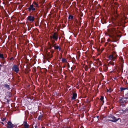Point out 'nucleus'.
<instances>
[{
  "mask_svg": "<svg viewBox=\"0 0 128 128\" xmlns=\"http://www.w3.org/2000/svg\"><path fill=\"white\" fill-rule=\"evenodd\" d=\"M109 33L110 35V36L112 38L114 42H116L118 40V37L116 34V30L114 28L111 29L109 30Z\"/></svg>",
  "mask_w": 128,
  "mask_h": 128,
  "instance_id": "nucleus-1",
  "label": "nucleus"
},
{
  "mask_svg": "<svg viewBox=\"0 0 128 128\" xmlns=\"http://www.w3.org/2000/svg\"><path fill=\"white\" fill-rule=\"evenodd\" d=\"M58 38V34L54 32L50 36V38L52 43V44L55 42V41H57Z\"/></svg>",
  "mask_w": 128,
  "mask_h": 128,
  "instance_id": "nucleus-2",
  "label": "nucleus"
},
{
  "mask_svg": "<svg viewBox=\"0 0 128 128\" xmlns=\"http://www.w3.org/2000/svg\"><path fill=\"white\" fill-rule=\"evenodd\" d=\"M108 118H109V119H108V120L113 122H116L120 119L119 118H117L113 116H108Z\"/></svg>",
  "mask_w": 128,
  "mask_h": 128,
  "instance_id": "nucleus-3",
  "label": "nucleus"
},
{
  "mask_svg": "<svg viewBox=\"0 0 128 128\" xmlns=\"http://www.w3.org/2000/svg\"><path fill=\"white\" fill-rule=\"evenodd\" d=\"M117 56V55L115 52L112 53V54L110 55L109 57V59L112 60H114Z\"/></svg>",
  "mask_w": 128,
  "mask_h": 128,
  "instance_id": "nucleus-4",
  "label": "nucleus"
},
{
  "mask_svg": "<svg viewBox=\"0 0 128 128\" xmlns=\"http://www.w3.org/2000/svg\"><path fill=\"white\" fill-rule=\"evenodd\" d=\"M12 68L13 70L16 73H18L19 70V68L18 66L16 64L14 65Z\"/></svg>",
  "mask_w": 128,
  "mask_h": 128,
  "instance_id": "nucleus-5",
  "label": "nucleus"
},
{
  "mask_svg": "<svg viewBox=\"0 0 128 128\" xmlns=\"http://www.w3.org/2000/svg\"><path fill=\"white\" fill-rule=\"evenodd\" d=\"M6 126L7 128H13L14 125L10 122H8L7 123Z\"/></svg>",
  "mask_w": 128,
  "mask_h": 128,
  "instance_id": "nucleus-6",
  "label": "nucleus"
},
{
  "mask_svg": "<svg viewBox=\"0 0 128 128\" xmlns=\"http://www.w3.org/2000/svg\"><path fill=\"white\" fill-rule=\"evenodd\" d=\"M127 98H125L124 97L121 98L119 100L120 102L121 103H124L126 101V99Z\"/></svg>",
  "mask_w": 128,
  "mask_h": 128,
  "instance_id": "nucleus-7",
  "label": "nucleus"
},
{
  "mask_svg": "<svg viewBox=\"0 0 128 128\" xmlns=\"http://www.w3.org/2000/svg\"><path fill=\"white\" fill-rule=\"evenodd\" d=\"M35 7H34V5L33 4H31L30 6V7L28 8V10L29 11H30L31 10L33 11H34L35 10Z\"/></svg>",
  "mask_w": 128,
  "mask_h": 128,
  "instance_id": "nucleus-8",
  "label": "nucleus"
},
{
  "mask_svg": "<svg viewBox=\"0 0 128 128\" xmlns=\"http://www.w3.org/2000/svg\"><path fill=\"white\" fill-rule=\"evenodd\" d=\"M27 18L28 19L30 22H33L34 21V18L33 16H30L28 17Z\"/></svg>",
  "mask_w": 128,
  "mask_h": 128,
  "instance_id": "nucleus-9",
  "label": "nucleus"
},
{
  "mask_svg": "<svg viewBox=\"0 0 128 128\" xmlns=\"http://www.w3.org/2000/svg\"><path fill=\"white\" fill-rule=\"evenodd\" d=\"M50 52H51V54L48 53V54H47V56L48 58H51L52 57V54L54 52V50H52L50 51Z\"/></svg>",
  "mask_w": 128,
  "mask_h": 128,
  "instance_id": "nucleus-10",
  "label": "nucleus"
},
{
  "mask_svg": "<svg viewBox=\"0 0 128 128\" xmlns=\"http://www.w3.org/2000/svg\"><path fill=\"white\" fill-rule=\"evenodd\" d=\"M23 125L24 127V128H28L29 126V125L27 124L26 121L24 122Z\"/></svg>",
  "mask_w": 128,
  "mask_h": 128,
  "instance_id": "nucleus-11",
  "label": "nucleus"
},
{
  "mask_svg": "<svg viewBox=\"0 0 128 128\" xmlns=\"http://www.w3.org/2000/svg\"><path fill=\"white\" fill-rule=\"evenodd\" d=\"M56 45V43H55L52 46H54L55 49L56 50H58L59 51L60 50V48L59 46H55Z\"/></svg>",
  "mask_w": 128,
  "mask_h": 128,
  "instance_id": "nucleus-12",
  "label": "nucleus"
},
{
  "mask_svg": "<svg viewBox=\"0 0 128 128\" xmlns=\"http://www.w3.org/2000/svg\"><path fill=\"white\" fill-rule=\"evenodd\" d=\"M77 94L76 93H73L72 96V100H74L76 99V98Z\"/></svg>",
  "mask_w": 128,
  "mask_h": 128,
  "instance_id": "nucleus-13",
  "label": "nucleus"
},
{
  "mask_svg": "<svg viewBox=\"0 0 128 128\" xmlns=\"http://www.w3.org/2000/svg\"><path fill=\"white\" fill-rule=\"evenodd\" d=\"M3 86L4 87L8 89V90L10 89V88L9 85L7 84H4Z\"/></svg>",
  "mask_w": 128,
  "mask_h": 128,
  "instance_id": "nucleus-14",
  "label": "nucleus"
},
{
  "mask_svg": "<svg viewBox=\"0 0 128 128\" xmlns=\"http://www.w3.org/2000/svg\"><path fill=\"white\" fill-rule=\"evenodd\" d=\"M33 4L34 5V7H37L38 6V4L35 2H34Z\"/></svg>",
  "mask_w": 128,
  "mask_h": 128,
  "instance_id": "nucleus-15",
  "label": "nucleus"
},
{
  "mask_svg": "<svg viewBox=\"0 0 128 128\" xmlns=\"http://www.w3.org/2000/svg\"><path fill=\"white\" fill-rule=\"evenodd\" d=\"M128 88H120V90L121 91H122L125 90L127 89Z\"/></svg>",
  "mask_w": 128,
  "mask_h": 128,
  "instance_id": "nucleus-16",
  "label": "nucleus"
},
{
  "mask_svg": "<svg viewBox=\"0 0 128 128\" xmlns=\"http://www.w3.org/2000/svg\"><path fill=\"white\" fill-rule=\"evenodd\" d=\"M52 44H50L49 45V48L50 49H51L52 48V47H53L52 46L54 44V43L53 44H52Z\"/></svg>",
  "mask_w": 128,
  "mask_h": 128,
  "instance_id": "nucleus-17",
  "label": "nucleus"
},
{
  "mask_svg": "<svg viewBox=\"0 0 128 128\" xmlns=\"http://www.w3.org/2000/svg\"><path fill=\"white\" fill-rule=\"evenodd\" d=\"M0 58H1L3 59H4L3 54H2L0 53Z\"/></svg>",
  "mask_w": 128,
  "mask_h": 128,
  "instance_id": "nucleus-18",
  "label": "nucleus"
},
{
  "mask_svg": "<svg viewBox=\"0 0 128 128\" xmlns=\"http://www.w3.org/2000/svg\"><path fill=\"white\" fill-rule=\"evenodd\" d=\"M43 117L42 115L39 116L38 118V120H41V118Z\"/></svg>",
  "mask_w": 128,
  "mask_h": 128,
  "instance_id": "nucleus-19",
  "label": "nucleus"
},
{
  "mask_svg": "<svg viewBox=\"0 0 128 128\" xmlns=\"http://www.w3.org/2000/svg\"><path fill=\"white\" fill-rule=\"evenodd\" d=\"M62 62H66V59L63 58L62 59Z\"/></svg>",
  "mask_w": 128,
  "mask_h": 128,
  "instance_id": "nucleus-20",
  "label": "nucleus"
},
{
  "mask_svg": "<svg viewBox=\"0 0 128 128\" xmlns=\"http://www.w3.org/2000/svg\"><path fill=\"white\" fill-rule=\"evenodd\" d=\"M73 16L71 15H70L68 17V18L69 19H72L73 18Z\"/></svg>",
  "mask_w": 128,
  "mask_h": 128,
  "instance_id": "nucleus-21",
  "label": "nucleus"
},
{
  "mask_svg": "<svg viewBox=\"0 0 128 128\" xmlns=\"http://www.w3.org/2000/svg\"><path fill=\"white\" fill-rule=\"evenodd\" d=\"M114 60H113V62H109V63H110V64H111L112 65H114Z\"/></svg>",
  "mask_w": 128,
  "mask_h": 128,
  "instance_id": "nucleus-22",
  "label": "nucleus"
},
{
  "mask_svg": "<svg viewBox=\"0 0 128 128\" xmlns=\"http://www.w3.org/2000/svg\"><path fill=\"white\" fill-rule=\"evenodd\" d=\"M103 99H104V97L103 96H101L100 98V100L102 101H103V102H104V101H103Z\"/></svg>",
  "mask_w": 128,
  "mask_h": 128,
  "instance_id": "nucleus-23",
  "label": "nucleus"
},
{
  "mask_svg": "<svg viewBox=\"0 0 128 128\" xmlns=\"http://www.w3.org/2000/svg\"><path fill=\"white\" fill-rule=\"evenodd\" d=\"M6 119V118L4 117V118H3L2 119V121H4Z\"/></svg>",
  "mask_w": 128,
  "mask_h": 128,
  "instance_id": "nucleus-24",
  "label": "nucleus"
},
{
  "mask_svg": "<svg viewBox=\"0 0 128 128\" xmlns=\"http://www.w3.org/2000/svg\"><path fill=\"white\" fill-rule=\"evenodd\" d=\"M14 58L13 57H12L11 58H10V60H14Z\"/></svg>",
  "mask_w": 128,
  "mask_h": 128,
  "instance_id": "nucleus-25",
  "label": "nucleus"
},
{
  "mask_svg": "<svg viewBox=\"0 0 128 128\" xmlns=\"http://www.w3.org/2000/svg\"><path fill=\"white\" fill-rule=\"evenodd\" d=\"M111 90H109L107 89V92H111Z\"/></svg>",
  "mask_w": 128,
  "mask_h": 128,
  "instance_id": "nucleus-26",
  "label": "nucleus"
},
{
  "mask_svg": "<svg viewBox=\"0 0 128 128\" xmlns=\"http://www.w3.org/2000/svg\"><path fill=\"white\" fill-rule=\"evenodd\" d=\"M109 90H111V92H112V89H111V88H110V89H109Z\"/></svg>",
  "mask_w": 128,
  "mask_h": 128,
  "instance_id": "nucleus-27",
  "label": "nucleus"
},
{
  "mask_svg": "<svg viewBox=\"0 0 128 128\" xmlns=\"http://www.w3.org/2000/svg\"><path fill=\"white\" fill-rule=\"evenodd\" d=\"M122 61H123V59L122 58L121 60Z\"/></svg>",
  "mask_w": 128,
  "mask_h": 128,
  "instance_id": "nucleus-28",
  "label": "nucleus"
},
{
  "mask_svg": "<svg viewBox=\"0 0 128 128\" xmlns=\"http://www.w3.org/2000/svg\"><path fill=\"white\" fill-rule=\"evenodd\" d=\"M2 123L3 124H4V123L3 122H2Z\"/></svg>",
  "mask_w": 128,
  "mask_h": 128,
  "instance_id": "nucleus-29",
  "label": "nucleus"
},
{
  "mask_svg": "<svg viewBox=\"0 0 128 128\" xmlns=\"http://www.w3.org/2000/svg\"><path fill=\"white\" fill-rule=\"evenodd\" d=\"M42 128H45L44 127H42Z\"/></svg>",
  "mask_w": 128,
  "mask_h": 128,
  "instance_id": "nucleus-30",
  "label": "nucleus"
},
{
  "mask_svg": "<svg viewBox=\"0 0 128 128\" xmlns=\"http://www.w3.org/2000/svg\"><path fill=\"white\" fill-rule=\"evenodd\" d=\"M86 70V69H85V70Z\"/></svg>",
  "mask_w": 128,
  "mask_h": 128,
  "instance_id": "nucleus-31",
  "label": "nucleus"
},
{
  "mask_svg": "<svg viewBox=\"0 0 128 128\" xmlns=\"http://www.w3.org/2000/svg\"><path fill=\"white\" fill-rule=\"evenodd\" d=\"M86 70V69H85V70Z\"/></svg>",
  "mask_w": 128,
  "mask_h": 128,
  "instance_id": "nucleus-32",
  "label": "nucleus"
},
{
  "mask_svg": "<svg viewBox=\"0 0 128 128\" xmlns=\"http://www.w3.org/2000/svg\"><path fill=\"white\" fill-rule=\"evenodd\" d=\"M86 70V69H85V70Z\"/></svg>",
  "mask_w": 128,
  "mask_h": 128,
  "instance_id": "nucleus-33",
  "label": "nucleus"
},
{
  "mask_svg": "<svg viewBox=\"0 0 128 128\" xmlns=\"http://www.w3.org/2000/svg\"><path fill=\"white\" fill-rule=\"evenodd\" d=\"M97 117H98V116H97Z\"/></svg>",
  "mask_w": 128,
  "mask_h": 128,
  "instance_id": "nucleus-34",
  "label": "nucleus"
}]
</instances>
